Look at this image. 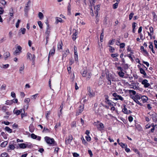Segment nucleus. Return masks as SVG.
I'll list each match as a JSON object with an SVG mask.
<instances>
[{
	"mask_svg": "<svg viewBox=\"0 0 157 157\" xmlns=\"http://www.w3.org/2000/svg\"><path fill=\"white\" fill-rule=\"evenodd\" d=\"M21 22V21L20 20H18L16 24V27L17 28H18L19 26V24Z\"/></svg>",
	"mask_w": 157,
	"mask_h": 157,
	"instance_id": "50",
	"label": "nucleus"
},
{
	"mask_svg": "<svg viewBox=\"0 0 157 157\" xmlns=\"http://www.w3.org/2000/svg\"><path fill=\"white\" fill-rule=\"evenodd\" d=\"M8 144V142L7 141H5L3 142L1 144V146L2 147H6V146Z\"/></svg>",
	"mask_w": 157,
	"mask_h": 157,
	"instance_id": "23",
	"label": "nucleus"
},
{
	"mask_svg": "<svg viewBox=\"0 0 157 157\" xmlns=\"http://www.w3.org/2000/svg\"><path fill=\"white\" fill-rule=\"evenodd\" d=\"M46 143L49 144H52L55 142L53 138H51L49 137L46 136L44 137Z\"/></svg>",
	"mask_w": 157,
	"mask_h": 157,
	"instance_id": "1",
	"label": "nucleus"
},
{
	"mask_svg": "<svg viewBox=\"0 0 157 157\" xmlns=\"http://www.w3.org/2000/svg\"><path fill=\"white\" fill-rule=\"evenodd\" d=\"M83 108L84 107L83 106H82V105H80L78 109V111H79L80 113H81L82 111H83Z\"/></svg>",
	"mask_w": 157,
	"mask_h": 157,
	"instance_id": "31",
	"label": "nucleus"
},
{
	"mask_svg": "<svg viewBox=\"0 0 157 157\" xmlns=\"http://www.w3.org/2000/svg\"><path fill=\"white\" fill-rule=\"evenodd\" d=\"M10 56V53L9 52H7L5 53L4 54V56L5 57V59L6 60L8 57Z\"/></svg>",
	"mask_w": 157,
	"mask_h": 157,
	"instance_id": "20",
	"label": "nucleus"
},
{
	"mask_svg": "<svg viewBox=\"0 0 157 157\" xmlns=\"http://www.w3.org/2000/svg\"><path fill=\"white\" fill-rule=\"evenodd\" d=\"M43 132H50V130L48 128L44 127Z\"/></svg>",
	"mask_w": 157,
	"mask_h": 157,
	"instance_id": "42",
	"label": "nucleus"
},
{
	"mask_svg": "<svg viewBox=\"0 0 157 157\" xmlns=\"http://www.w3.org/2000/svg\"><path fill=\"white\" fill-rule=\"evenodd\" d=\"M9 148H10V149L14 150L15 148L13 144L9 145Z\"/></svg>",
	"mask_w": 157,
	"mask_h": 157,
	"instance_id": "51",
	"label": "nucleus"
},
{
	"mask_svg": "<svg viewBox=\"0 0 157 157\" xmlns=\"http://www.w3.org/2000/svg\"><path fill=\"white\" fill-rule=\"evenodd\" d=\"M125 44L124 43H121L120 44V48L121 49L120 50V52H121L124 50V49H123L125 47Z\"/></svg>",
	"mask_w": 157,
	"mask_h": 157,
	"instance_id": "11",
	"label": "nucleus"
},
{
	"mask_svg": "<svg viewBox=\"0 0 157 157\" xmlns=\"http://www.w3.org/2000/svg\"><path fill=\"white\" fill-rule=\"evenodd\" d=\"M142 83L144 85L145 87H148L150 85V84L148 83V81L147 79L144 80L142 81Z\"/></svg>",
	"mask_w": 157,
	"mask_h": 157,
	"instance_id": "9",
	"label": "nucleus"
},
{
	"mask_svg": "<svg viewBox=\"0 0 157 157\" xmlns=\"http://www.w3.org/2000/svg\"><path fill=\"white\" fill-rule=\"evenodd\" d=\"M26 32V29L25 28H21L19 31L18 34L19 35H21V33L23 34H24Z\"/></svg>",
	"mask_w": 157,
	"mask_h": 157,
	"instance_id": "13",
	"label": "nucleus"
},
{
	"mask_svg": "<svg viewBox=\"0 0 157 157\" xmlns=\"http://www.w3.org/2000/svg\"><path fill=\"white\" fill-rule=\"evenodd\" d=\"M105 102L107 103V104H109V105H114L115 104L114 103L112 102L110 100H107V101H105Z\"/></svg>",
	"mask_w": 157,
	"mask_h": 157,
	"instance_id": "24",
	"label": "nucleus"
},
{
	"mask_svg": "<svg viewBox=\"0 0 157 157\" xmlns=\"http://www.w3.org/2000/svg\"><path fill=\"white\" fill-rule=\"evenodd\" d=\"M21 52H20L19 51V50H18L17 49H16V50L14 52V55H17L18 53H19Z\"/></svg>",
	"mask_w": 157,
	"mask_h": 157,
	"instance_id": "60",
	"label": "nucleus"
},
{
	"mask_svg": "<svg viewBox=\"0 0 157 157\" xmlns=\"http://www.w3.org/2000/svg\"><path fill=\"white\" fill-rule=\"evenodd\" d=\"M18 144L19 145L20 148L22 149L25 148L28 146L27 144L25 143H21L20 144Z\"/></svg>",
	"mask_w": 157,
	"mask_h": 157,
	"instance_id": "10",
	"label": "nucleus"
},
{
	"mask_svg": "<svg viewBox=\"0 0 157 157\" xmlns=\"http://www.w3.org/2000/svg\"><path fill=\"white\" fill-rule=\"evenodd\" d=\"M141 99L144 103L146 102L148 100V98L145 96H143L141 97Z\"/></svg>",
	"mask_w": 157,
	"mask_h": 157,
	"instance_id": "16",
	"label": "nucleus"
},
{
	"mask_svg": "<svg viewBox=\"0 0 157 157\" xmlns=\"http://www.w3.org/2000/svg\"><path fill=\"white\" fill-rule=\"evenodd\" d=\"M16 108H15L13 111V113L14 114H16L17 115H19L20 113H22V109H21L20 110H16Z\"/></svg>",
	"mask_w": 157,
	"mask_h": 157,
	"instance_id": "7",
	"label": "nucleus"
},
{
	"mask_svg": "<svg viewBox=\"0 0 157 157\" xmlns=\"http://www.w3.org/2000/svg\"><path fill=\"white\" fill-rule=\"evenodd\" d=\"M106 78L109 82L108 83V84L109 85H110L111 84V79L113 81H115L116 80L113 77V76L111 74H109L107 75Z\"/></svg>",
	"mask_w": 157,
	"mask_h": 157,
	"instance_id": "2",
	"label": "nucleus"
},
{
	"mask_svg": "<svg viewBox=\"0 0 157 157\" xmlns=\"http://www.w3.org/2000/svg\"><path fill=\"white\" fill-rule=\"evenodd\" d=\"M136 24L135 22H134L132 24V31L133 33H135V27L136 26Z\"/></svg>",
	"mask_w": 157,
	"mask_h": 157,
	"instance_id": "25",
	"label": "nucleus"
},
{
	"mask_svg": "<svg viewBox=\"0 0 157 157\" xmlns=\"http://www.w3.org/2000/svg\"><path fill=\"white\" fill-rule=\"evenodd\" d=\"M109 47H110V48L109 49V52H114L115 50V49L113 47L110 46H109Z\"/></svg>",
	"mask_w": 157,
	"mask_h": 157,
	"instance_id": "37",
	"label": "nucleus"
},
{
	"mask_svg": "<svg viewBox=\"0 0 157 157\" xmlns=\"http://www.w3.org/2000/svg\"><path fill=\"white\" fill-rule=\"evenodd\" d=\"M5 129L6 131L9 133H11L12 132V130L8 126H6L5 128Z\"/></svg>",
	"mask_w": 157,
	"mask_h": 157,
	"instance_id": "22",
	"label": "nucleus"
},
{
	"mask_svg": "<svg viewBox=\"0 0 157 157\" xmlns=\"http://www.w3.org/2000/svg\"><path fill=\"white\" fill-rule=\"evenodd\" d=\"M24 66L23 65V66L21 67L19 69V72L20 73H22V71L24 70Z\"/></svg>",
	"mask_w": 157,
	"mask_h": 157,
	"instance_id": "41",
	"label": "nucleus"
},
{
	"mask_svg": "<svg viewBox=\"0 0 157 157\" xmlns=\"http://www.w3.org/2000/svg\"><path fill=\"white\" fill-rule=\"evenodd\" d=\"M104 124L102 123H100L97 127V128L100 130H101L104 128Z\"/></svg>",
	"mask_w": 157,
	"mask_h": 157,
	"instance_id": "15",
	"label": "nucleus"
},
{
	"mask_svg": "<svg viewBox=\"0 0 157 157\" xmlns=\"http://www.w3.org/2000/svg\"><path fill=\"white\" fill-rule=\"evenodd\" d=\"M124 73L122 71L118 72V75L121 77H123L124 76Z\"/></svg>",
	"mask_w": 157,
	"mask_h": 157,
	"instance_id": "35",
	"label": "nucleus"
},
{
	"mask_svg": "<svg viewBox=\"0 0 157 157\" xmlns=\"http://www.w3.org/2000/svg\"><path fill=\"white\" fill-rule=\"evenodd\" d=\"M50 114V112L49 111H47L46 113V118L48 119V116Z\"/></svg>",
	"mask_w": 157,
	"mask_h": 157,
	"instance_id": "57",
	"label": "nucleus"
},
{
	"mask_svg": "<svg viewBox=\"0 0 157 157\" xmlns=\"http://www.w3.org/2000/svg\"><path fill=\"white\" fill-rule=\"evenodd\" d=\"M118 144H119L120 146L123 148H125L126 147H127V146L126 144H124L122 143H118Z\"/></svg>",
	"mask_w": 157,
	"mask_h": 157,
	"instance_id": "28",
	"label": "nucleus"
},
{
	"mask_svg": "<svg viewBox=\"0 0 157 157\" xmlns=\"http://www.w3.org/2000/svg\"><path fill=\"white\" fill-rule=\"evenodd\" d=\"M55 47L54 46L53 47V48L50 51L48 56V60H49V57L51 56H52L55 53Z\"/></svg>",
	"mask_w": 157,
	"mask_h": 157,
	"instance_id": "6",
	"label": "nucleus"
},
{
	"mask_svg": "<svg viewBox=\"0 0 157 157\" xmlns=\"http://www.w3.org/2000/svg\"><path fill=\"white\" fill-rule=\"evenodd\" d=\"M8 154L6 153H3L1 154V156L2 157H6L8 156Z\"/></svg>",
	"mask_w": 157,
	"mask_h": 157,
	"instance_id": "55",
	"label": "nucleus"
},
{
	"mask_svg": "<svg viewBox=\"0 0 157 157\" xmlns=\"http://www.w3.org/2000/svg\"><path fill=\"white\" fill-rule=\"evenodd\" d=\"M128 92L130 94H132L133 95H134L136 94V92L134 90H128Z\"/></svg>",
	"mask_w": 157,
	"mask_h": 157,
	"instance_id": "19",
	"label": "nucleus"
},
{
	"mask_svg": "<svg viewBox=\"0 0 157 157\" xmlns=\"http://www.w3.org/2000/svg\"><path fill=\"white\" fill-rule=\"evenodd\" d=\"M149 30L150 31V33L151 34H153L154 33V31L152 27H151L149 28Z\"/></svg>",
	"mask_w": 157,
	"mask_h": 157,
	"instance_id": "52",
	"label": "nucleus"
},
{
	"mask_svg": "<svg viewBox=\"0 0 157 157\" xmlns=\"http://www.w3.org/2000/svg\"><path fill=\"white\" fill-rule=\"evenodd\" d=\"M103 37H104V34H103V32L102 31V33H101V35H100V41L101 42H102L103 41Z\"/></svg>",
	"mask_w": 157,
	"mask_h": 157,
	"instance_id": "36",
	"label": "nucleus"
},
{
	"mask_svg": "<svg viewBox=\"0 0 157 157\" xmlns=\"http://www.w3.org/2000/svg\"><path fill=\"white\" fill-rule=\"evenodd\" d=\"M140 72L141 74L144 75L145 76L146 75V73L145 72L144 70L143 69H142V68H140Z\"/></svg>",
	"mask_w": 157,
	"mask_h": 157,
	"instance_id": "26",
	"label": "nucleus"
},
{
	"mask_svg": "<svg viewBox=\"0 0 157 157\" xmlns=\"http://www.w3.org/2000/svg\"><path fill=\"white\" fill-rule=\"evenodd\" d=\"M38 95V94H36L34 95H32L31 96V98L32 99H35L36 98Z\"/></svg>",
	"mask_w": 157,
	"mask_h": 157,
	"instance_id": "43",
	"label": "nucleus"
},
{
	"mask_svg": "<svg viewBox=\"0 0 157 157\" xmlns=\"http://www.w3.org/2000/svg\"><path fill=\"white\" fill-rule=\"evenodd\" d=\"M31 136V137L33 139H36L37 137V136L33 133L32 134Z\"/></svg>",
	"mask_w": 157,
	"mask_h": 157,
	"instance_id": "46",
	"label": "nucleus"
},
{
	"mask_svg": "<svg viewBox=\"0 0 157 157\" xmlns=\"http://www.w3.org/2000/svg\"><path fill=\"white\" fill-rule=\"evenodd\" d=\"M1 135L5 139H6L7 136L6 134L4 132H2L1 133Z\"/></svg>",
	"mask_w": 157,
	"mask_h": 157,
	"instance_id": "39",
	"label": "nucleus"
},
{
	"mask_svg": "<svg viewBox=\"0 0 157 157\" xmlns=\"http://www.w3.org/2000/svg\"><path fill=\"white\" fill-rule=\"evenodd\" d=\"M73 140L72 136L70 135L65 139L66 144H70Z\"/></svg>",
	"mask_w": 157,
	"mask_h": 157,
	"instance_id": "3",
	"label": "nucleus"
},
{
	"mask_svg": "<svg viewBox=\"0 0 157 157\" xmlns=\"http://www.w3.org/2000/svg\"><path fill=\"white\" fill-rule=\"evenodd\" d=\"M114 40H110L108 43V44L109 46L110 45H112L114 43Z\"/></svg>",
	"mask_w": 157,
	"mask_h": 157,
	"instance_id": "38",
	"label": "nucleus"
},
{
	"mask_svg": "<svg viewBox=\"0 0 157 157\" xmlns=\"http://www.w3.org/2000/svg\"><path fill=\"white\" fill-rule=\"evenodd\" d=\"M113 96L114 97L113 99L116 100H118V95L116 93H113Z\"/></svg>",
	"mask_w": 157,
	"mask_h": 157,
	"instance_id": "32",
	"label": "nucleus"
},
{
	"mask_svg": "<svg viewBox=\"0 0 157 157\" xmlns=\"http://www.w3.org/2000/svg\"><path fill=\"white\" fill-rule=\"evenodd\" d=\"M27 59H29V60H31V57H32V55L30 53L28 52L27 55Z\"/></svg>",
	"mask_w": 157,
	"mask_h": 157,
	"instance_id": "30",
	"label": "nucleus"
},
{
	"mask_svg": "<svg viewBox=\"0 0 157 157\" xmlns=\"http://www.w3.org/2000/svg\"><path fill=\"white\" fill-rule=\"evenodd\" d=\"M74 62V60H73L72 58L70 59V64L71 65Z\"/></svg>",
	"mask_w": 157,
	"mask_h": 157,
	"instance_id": "61",
	"label": "nucleus"
},
{
	"mask_svg": "<svg viewBox=\"0 0 157 157\" xmlns=\"http://www.w3.org/2000/svg\"><path fill=\"white\" fill-rule=\"evenodd\" d=\"M118 6V3L117 2L113 5V9L117 8Z\"/></svg>",
	"mask_w": 157,
	"mask_h": 157,
	"instance_id": "44",
	"label": "nucleus"
},
{
	"mask_svg": "<svg viewBox=\"0 0 157 157\" xmlns=\"http://www.w3.org/2000/svg\"><path fill=\"white\" fill-rule=\"evenodd\" d=\"M100 5H97L94 7V12L95 14H96V17L98 15V12L100 10Z\"/></svg>",
	"mask_w": 157,
	"mask_h": 157,
	"instance_id": "8",
	"label": "nucleus"
},
{
	"mask_svg": "<svg viewBox=\"0 0 157 157\" xmlns=\"http://www.w3.org/2000/svg\"><path fill=\"white\" fill-rule=\"evenodd\" d=\"M81 140H82V142L83 144H84L85 145H87V143L86 141V140L84 139L83 137H82L81 138Z\"/></svg>",
	"mask_w": 157,
	"mask_h": 157,
	"instance_id": "33",
	"label": "nucleus"
},
{
	"mask_svg": "<svg viewBox=\"0 0 157 157\" xmlns=\"http://www.w3.org/2000/svg\"><path fill=\"white\" fill-rule=\"evenodd\" d=\"M138 99H136V98H135V99H134V101H135L136 103L140 105H142V104L140 103L139 101H138Z\"/></svg>",
	"mask_w": 157,
	"mask_h": 157,
	"instance_id": "48",
	"label": "nucleus"
},
{
	"mask_svg": "<svg viewBox=\"0 0 157 157\" xmlns=\"http://www.w3.org/2000/svg\"><path fill=\"white\" fill-rule=\"evenodd\" d=\"M91 73H88L86 71H84L82 74V75L83 77H86L87 76V78H88L89 79L91 75Z\"/></svg>",
	"mask_w": 157,
	"mask_h": 157,
	"instance_id": "4",
	"label": "nucleus"
},
{
	"mask_svg": "<svg viewBox=\"0 0 157 157\" xmlns=\"http://www.w3.org/2000/svg\"><path fill=\"white\" fill-rule=\"evenodd\" d=\"M154 43L155 45V47L156 48H157V41L156 40H155L154 41Z\"/></svg>",
	"mask_w": 157,
	"mask_h": 157,
	"instance_id": "64",
	"label": "nucleus"
},
{
	"mask_svg": "<svg viewBox=\"0 0 157 157\" xmlns=\"http://www.w3.org/2000/svg\"><path fill=\"white\" fill-rule=\"evenodd\" d=\"M38 17L40 19H42L44 17V15L41 12H40L38 13Z\"/></svg>",
	"mask_w": 157,
	"mask_h": 157,
	"instance_id": "29",
	"label": "nucleus"
},
{
	"mask_svg": "<svg viewBox=\"0 0 157 157\" xmlns=\"http://www.w3.org/2000/svg\"><path fill=\"white\" fill-rule=\"evenodd\" d=\"M122 111L124 113H126L127 114H128L132 113V112L130 110L128 111L127 109V108L125 107H124V109H122Z\"/></svg>",
	"mask_w": 157,
	"mask_h": 157,
	"instance_id": "12",
	"label": "nucleus"
},
{
	"mask_svg": "<svg viewBox=\"0 0 157 157\" xmlns=\"http://www.w3.org/2000/svg\"><path fill=\"white\" fill-rule=\"evenodd\" d=\"M149 43L150 44V45L149 46V48L150 49H151V48H153V45H152V43L151 42H149Z\"/></svg>",
	"mask_w": 157,
	"mask_h": 157,
	"instance_id": "63",
	"label": "nucleus"
},
{
	"mask_svg": "<svg viewBox=\"0 0 157 157\" xmlns=\"http://www.w3.org/2000/svg\"><path fill=\"white\" fill-rule=\"evenodd\" d=\"M77 33L76 32V30H75L74 33L73 34L72 36V38L73 40H75L76 39V36L77 35Z\"/></svg>",
	"mask_w": 157,
	"mask_h": 157,
	"instance_id": "17",
	"label": "nucleus"
},
{
	"mask_svg": "<svg viewBox=\"0 0 157 157\" xmlns=\"http://www.w3.org/2000/svg\"><path fill=\"white\" fill-rule=\"evenodd\" d=\"M60 126V123H57L55 127V129H56L58 127Z\"/></svg>",
	"mask_w": 157,
	"mask_h": 157,
	"instance_id": "62",
	"label": "nucleus"
},
{
	"mask_svg": "<svg viewBox=\"0 0 157 157\" xmlns=\"http://www.w3.org/2000/svg\"><path fill=\"white\" fill-rule=\"evenodd\" d=\"M37 23L40 28V29H42L43 28V24L42 22L40 21H38L37 22Z\"/></svg>",
	"mask_w": 157,
	"mask_h": 157,
	"instance_id": "40",
	"label": "nucleus"
},
{
	"mask_svg": "<svg viewBox=\"0 0 157 157\" xmlns=\"http://www.w3.org/2000/svg\"><path fill=\"white\" fill-rule=\"evenodd\" d=\"M46 24L47 25V30L45 32V33L46 34H49V32L48 31V26H49V25L48 24V23H46Z\"/></svg>",
	"mask_w": 157,
	"mask_h": 157,
	"instance_id": "58",
	"label": "nucleus"
},
{
	"mask_svg": "<svg viewBox=\"0 0 157 157\" xmlns=\"http://www.w3.org/2000/svg\"><path fill=\"white\" fill-rule=\"evenodd\" d=\"M88 94L89 97L90 98L93 97L95 95L94 92L93 90H91L90 88H89V89H88Z\"/></svg>",
	"mask_w": 157,
	"mask_h": 157,
	"instance_id": "5",
	"label": "nucleus"
},
{
	"mask_svg": "<svg viewBox=\"0 0 157 157\" xmlns=\"http://www.w3.org/2000/svg\"><path fill=\"white\" fill-rule=\"evenodd\" d=\"M63 46V43L61 41L59 42L57 45L58 49H62Z\"/></svg>",
	"mask_w": 157,
	"mask_h": 157,
	"instance_id": "18",
	"label": "nucleus"
},
{
	"mask_svg": "<svg viewBox=\"0 0 157 157\" xmlns=\"http://www.w3.org/2000/svg\"><path fill=\"white\" fill-rule=\"evenodd\" d=\"M86 139L87 141H90L91 140V138L89 136H86Z\"/></svg>",
	"mask_w": 157,
	"mask_h": 157,
	"instance_id": "56",
	"label": "nucleus"
},
{
	"mask_svg": "<svg viewBox=\"0 0 157 157\" xmlns=\"http://www.w3.org/2000/svg\"><path fill=\"white\" fill-rule=\"evenodd\" d=\"M56 20L57 23L59 22H61L62 21V19L60 18L57 17L56 18Z\"/></svg>",
	"mask_w": 157,
	"mask_h": 157,
	"instance_id": "49",
	"label": "nucleus"
},
{
	"mask_svg": "<svg viewBox=\"0 0 157 157\" xmlns=\"http://www.w3.org/2000/svg\"><path fill=\"white\" fill-rule=\"evenodd\" d=\"M135 98H136V99L139 100V99H141V97H140V95H139L138 94H137L136 95H135Z\"/></svg>",
	"mask_w": 157,
	"mask_h": 157,
	"instance_id": "59",
	"label": "nucleus"
},
{
	"mask_svg": "<svg viewBox=\"0 0 157 157\" xmlns=\"http://www.w3.org/2000/svg\"><path fill=\"white\" fill-rule=\"evenodd\" d=\"M152 15L153 16V20L155 21H156L157 20V17L156 16L155 13L154 12H153Z\"/></svg>",
	"mask_w": 157,
	"mask_h": 157,
	"instance_id": "34",
	"label": "nucleus"
},
{
	"mask_svg": "<svg viewBox=\"0 0 157 157\" xmlns=\"http://www.w3.org/2000/svg\"><path fill=\"white\" fill-rule=\"evenodd\" d=\"M62 107L60 109V111L59 112H58V116L60 118L62 114Z\"/></svg>",
	"mask_w": 157,
	"mask_h": 157,
	"instance_id": "45",
	"label": "nucleus"
},
{
	"mask_svg": "<svg viewBox=\"0 0 157 157\" xmlns=\"http://www.w3.org/2000/svg\"><path fill=\"white\" fill-rule=\"evenodd\" d=\"M134 14L133 13H131L129 15V19L130 20H131L132 18V17Z\"/></svg>",
	"mask_w": 157,
	"mask_h": 157,
	"instance_id": "53",
	"label": "nucleus"
},
{
	"mask_svg": "<svg viewBox=\"0 0 157 157\" xmlns=\"http://www.w3.org/2000/svg\"><path fill=\"white\" fill-rule=\"evenodd\" d=\"M69 53V50H67L66 51V52H64V53L63 54V57H62V59H63V57H65Z\"/></svg>",
	"mask_w": 157,
	"mask_h": 157,
	"instance_id": "27",
	"label": "nucleus"
},
{
	"mask_svg": "<svg viewBox=\"0 0 157 157\" xmlns=\"http://www.w3.org/2000/svg\"><path fill=\"white\" fill-rule=\"evenodd\" d=\"M152 119L154 122H157V114L155 113L152 115Z\"/></svg>",
	"mask_w": 157,
	"mask_h": 157,
	"instance_id": "14",
	"label": "nucleus"
},
{
	"mask_svg": "<svg viewBox=\"0 0 157 157\" xmlns=\"http://www.w3.org/2000/svg\"><path fill=\"white\" fill-rule=\"evenodd\" d=\"M71 127L72 128L76 127V122L74 121L72 122L71 124Z\"/></svg>",
	"mask_w": 157,
	"mask_h": 157,
	"instance_id": "54",
	"label": "nucleus"
},
{
	"mask_svg": "<svg viewBox=\"0 0 157 157\" xmlns=\"http://www.w3.org/2000/svg\"><path fill=\"white\" fill-rule=\"evenodd\" d=\"M124 56V54L122 53L120 55V57L121 59L122 62L123 63H124V62H125L124 59V58H123Z\"/></svg>",
	"mask_w": 157,
	"mask_h": 157,
	"instance_id": "47",
	"label": "nucleus"
},
{
	"mask_svg": "<svg viewBox=\"0 0 157 157\" xmlns=\"http://www.w3.org/2000/svg\"><path fill=\"white\" fill-rule=\"evenodd\" d=\"M13 103V100H7L6 101V104L7 105H12Z\"/></svg>",
	"mask_w": 157,
	"mask_h": 157,
	"instance_id": "21",
	"label": "nucleus"
}]
</instances>
